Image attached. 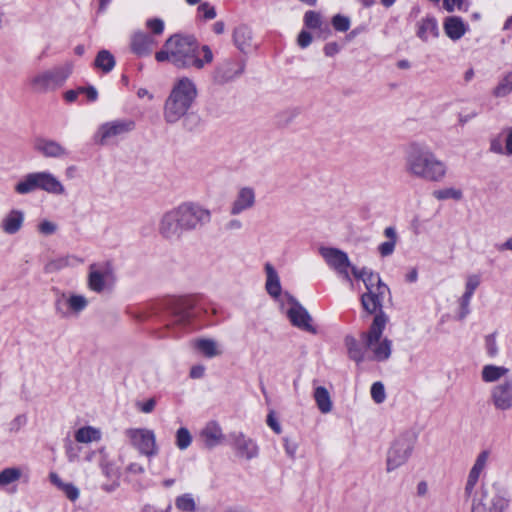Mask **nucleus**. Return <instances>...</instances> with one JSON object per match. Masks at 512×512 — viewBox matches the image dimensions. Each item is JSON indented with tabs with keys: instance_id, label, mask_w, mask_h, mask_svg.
<instances>
[{
	"instance_id": "1",
	"label": "nucleus",
	"mask_w": 512,
	"mask_h": 512,
	"mask_svg": "<svg viewBox=\"0 0 512 512\" xmlns=\"http://www.w3.org/2000/svg\"><path fill=\"white\" fill-rule=\"evenodd\" d=\"M211 217L209 209L194 202H184L161 216L158 232L166 240L178 241L184 233L208 224Z\"/></svg>"
},
{
	"instance_id": "2",
	"label": "nucleus",
	"mask_w": 512,
	"mask_h": 512,
	"mask_svg": "<svg viewBox=\"0 0 512 512\" xmlns=\"http://www.w3.org/2000/svg\"><path fill=\"white\" fill-rule=\"evenodd\" d=\"M203 58H199V44L193 36H171L164 48L158 51L155 58L158 62L169 61L178 68L202 69L205 64L211 63L213 53L204 45L201 48Z\"/></svg>"
},
{
	"instance_id": "3",
	"label": "nucleus",
	"mask_w": 512,
	"mask_h": 512,
	"mask_svg": "<svg viewBox=\"0 0 512 512\" xmlns=\"http://www.w3.org/2000/svg\"><path fill=\"white\" fill-rule=\"evenodd\" d=\"M405 172L416 179L441 182L447 174V165L426 145L413 142L405 150Z\"/></svg>"
},
{
	"instance_id": "4",
	"label": "nucleus",
	"mask_w": 512,
	"mask_h": 512,
	"mask_svg": "<svg viewBox=\"0 0 512 512\" xmlns=\"http://www.w3.org/2000/svg\"><path fill=\"white\" fill-rule=\"evenodd\" d=\"M196 97L197 88L191 79L182 77L176 80L163 107V117L166 123L174 124L183 118L192 107Z\"/></svg>"
},
{
	"instance_id": "5",
	"label": "nucleus",
	"mask_w": 512,
	"mask_h": 512,
	"mask_svg": "<svg viewBox=\"0 0 512 512\" xmlns=\"http://www.w3.org/2000/svg\"><path fill=\"white\" fill-rule=\"evenodd\" d=\"M387 317L380 311L376 314L368 331L361 332L360 340L367 352V359L383 362L390 358L392 353V341L383 337Z\"/></svg>"
},
{
	"instance_id": "6",
	"label": "nucleus",
	"mask_w": 512,
	"mask_h": 512,
	"mask_svg": "<svg viewBox=\"0 0 512 512\" xmlns=\"http://www.w3.org/2000/svg\"><path fill=\"white\" fill-rule=\"evenodd\" d=\"M72 71L73 64L68 61L62 65L35 73L28 79V85L31 91L36 94L53 92L65 84Z\"/></svg>"
},
{
	"instance_id": "7",
	"label": "nucleus",
	"mask_w": 512,
	"mask_h": 512,
	"mask_svg": "<svg viewBox=\"0 0 512 512\" xmlns=\"http://www.w3.org/2000/svg\"><path fill=\"white\" fill-rule=\"evenodd\" d=\"M466 498L471 500V512H504L509 503L502 491L486 484H481L471 497Z\"/></svg>"
},
{
	"instance_id": "8",
	"label": "nucleus",
	"mask_w": 512,
	"mask_h": 512,
	"mask_svg": "<svg viewBox=\"0 0 512 512\" xmlns=\"http://www.w3.org/2000/svg\"><path fill=\"white\" fill-rule=\"evenodd\" d=\"M194 300L190 297H171L163 302L169 325H186L194 317Z\"/></svg>"
},
{
	"instance_id": "9",
	"label": "nucleus",
	"mask_w": 512,
	"mask_h": 512,
	"mask_svg": "<svg viewBox=\"0 0 512 512\" xmlns=\"http://www.w3.org/2000/svg\"><path fill=\"white\" fill-rule=\"evenodd\" d=\"M128 443L141 455L148 458L158 454L156 435L153 430L147 428H129L124 431Z\"/></svg>"
},
{
	"instance_id": "10",
	"label": "nucleus",
	"mask_w": 512,
	"mask_h": 512,
	"mask_svg": "<svg viewBox=\"0 0 512 512\" xmlns=\"http://www.w3.org/2000/svg\"><path fill=\"white\" fill-rule=\"evenodd\" d=\"M135 128V122L130 119H116L105 122L99 126L95 133V142L100 145H108L118 138L128 134Z\"/></svg>"
},
{
	"instance_id": "11",
	"label": "nucleus",
	"mask_w": 512,
	"mask_h": 512,
	"mask_svg": "<svg viewBox=\"0 0 512 512\" xmlns=\"http://www.w3.org/2000/svg\"><path fill=\"white\" fill-rule=\"evenodd\" d=\"M414 444V438L408 435L400 436L393 442L387 454V472L399 468L408 461L414 449Z\"/></svg>"
},
{
	"instance_id": "12",
	"label": "nucleus",
	"mask_w": 512,
	"mask_h": 512,
	"mask_svg": "<svg viewBox=\"0 0 512 512\" xmlns=\"http://www.w3.org/2000/svg\"><path fill=\"white\" fill-rule=\"evenodd\" d=\"M319 253L331 269H333L344 280L351 282L349 269H351V266L353 265L351 264L346 252L338 248L321 247L319 249Z\"/></svg>"
},
{
	"instance_id": "13",
	"label": "nucleus",
	"mask_w": 512,
	"mask_h": 512,
	"mask_svg": "<svg viewBox=\"0 0 512 512\" xmlns=\"http://www.w3.org/2000/svg\"><path fill=\"white\" fill-rule=\"evenodd\" d=\"M113 280L114 268L109 261L93 263L89 266L87 283L90 290L101 293Z\"/></svg>"
},
{
	"instance_id": "14",
	"label": "nucleus",
	"mask_w": 512,
	"mask_h": 512,
	"mask_svg": "<svg viewBox=\"0 0 512 512\" xmlns=\"http://www.w3.org/2000/svg\"><path fill=\"white\" fill-rule=\"evenodd\" d=\"M88 306V299L84 295L62 293L55 300L56 313L67 318L71 315H79Z\"/></svg>"
},
{
	"instance_id": "15",
	"label": "nucleus",
	"mask_w": 512,
	"mask_h": 512,
	"mask_svg": "<svg viewBox=\"0 0 512 512\" xmlns=\"http://www.w3.org/2000/svg\"><path fill=\"white\" fill-rule=\"evenodd\" d=\"M491 458L490 450H482L475 458V461L469 470L465 487L464 496L471 497L476 490L479 479L485 475Z\"/></svg>"
},
{
	"instance_id": "16",
	"label": "nucleus",
	"mask_w": 512,
	"mask_h": 512,
	"mask_svg": "<svg viewBox=\"0 0 512 512\" xmlns=\"http://www.w3.org/2000/svg\"><path fill=\"white\" fill-rule=\"evenodd\" d=\"M286 315L294 327L311 334H317V328L312 324L313 320L309 312L292 297Z\"/></svg>"
},
{
	"instance_id": "17",
	"label": "nucleus",
	"mask_w": 512,
	"mask_h": 512,
	"mask_svg": "<svg viewBox=\"0 0 512 512\" xmlns=\"http://www.w3.org/2000/svg\"><path fill=\"white\" fill-rule=\"evenodd\" d=\"M490 401L493 407L498 411L511 410L512 380L507 379L494 385L490 390Z\"/></svg>"
},
{
	"instance_id": "18",
	"label": "nucleus",
	"mask_w": 512,
	"mask_h": 512,
	"mask_svg": "<svg viewBox=\"0 0 512 512\" xmlns=\"http://www.w3.org/2000/svg\"><path fill=\"white\" fill-rule=\"evenodd\" d=\"M228 437L229 443L238 457L250 460L258 455L256 442L244 433L231 432Z\"/></svg>"
},
{
	"instance_id": "19",
	"label": "nucleus",
	"mask_w": 512,
	"mask_h": 512,
	"mask_svg": "<svg viewBox=\"0 0 512 512\" xmlns=\"http://www.w3.org/2000/svg\"><path fill=\"white\" fill-rule=\"evenodd\" d=\"M256 204V192L253 187H240L232 200L229 213L231 216H238L245 211L251 210Z\"/></svg>"
},
{
	"instance_id": "20",
	"label": "nucleus",
	"mask_w": 512,
	"mask_h": 512,
	"mask_svg": "<svg viewBox=\"0 0 512 512\" xmlns=\"http://www.w3.org/2000/svg\"><path fill=\"white\" fill-rule=\"evenodd\" d=\"M245 69V62L237 58H228L220 63L215 71L219 83H227L240 76Z\"/></svg>"
},
{
	"instance_id": "21",
	"label": "nucleus",
	"mask_w": 512,
	"mask_h": 512,
	"mask_svg": "<svg viewBox=\"0 0 512 512\" xmlns=\"http://www.w3.org/2000/svg\"><path fill=\"white\" fill-rule=\"evenodd\" d=\"M351 273L356 279H361L363 281L367 291H389L388 286L382 282L379 274L374 273L366 267L359 269L356 266H351Z\"/></svg>"
},
{
	"instance_id": "22",
	"label": "nucleus",
	"mask_w": 512,
	"mask_h": 512,
	"mask_svg": "<svg viewBox=\"0 0 512 512\" xmlns=\"http://www.w3.org/2000/svg\"><path fill=\"white\" fill-rule=\"evenodd\" d=\"M34 149L46 158H63L69 155V151L62 144L46 138L36 139Z\"/></svg>"
},
{
	"instance_id": "23",
	"label": "nucleus",
	"mask_w": 512,
	"mask_h": 512,
	"mask_svg": "<svg viewBox=\"0 0 512 512\" xmlns=\"http://www.w3.org/2000/svg\"><path fill=\"white\" fill-rule=\"evenodd\" d=\"M34 178L36 181V189L56 195H61L65 192L62 183L49 172H34Z\"/></svg>"
},
{
	"instance_id": "24",
	"label": "nucleus",
	"mask_w": 512,
	"mask_h": 512,
	"mask_svg": "<svg viewBox=\"0 0 512 512\" xmlns=\"http://www.w3.org/2000/svg\"><path fill=\"white\" fill-rule=\"evenodd\" d=\"M200 438L204 445L211 449L222 443L224 435L220 425L215 421H210L200 432Z\"/></svg>"
},
{
	"instance_id": "25",
	"label": "nucleus",
	"mask_w": 512,
	"mask_h": 512,
	"mask_svg": "<svg viewBox=\"0 0 512 512\" xmlns=\"http://www.w3.org/2000/svg\"><path fill=\"white\" fill-rule=\"evenodd\" d=\"M83 263V259L76 255H63L50 259L44 266L45 273H56L67 267H76Z\"/></svg>"
},
{
	"instance_id": "26",
	"label": "nucleus",
	"mask_w": 512,
	"mask_h": 512,
	"mask_svg": "<svg viewBox=\"0 0 512 512\" xmlns=\"http://www.w3.org/2000/svg\"><path fill=\"white\" fill-rule=\"evenodd\" d=\"M156 44L157 42L152 36L143 32L135 33L131 39V49L138 56L149 55Z\"/></svg>"
},
{
	"instance_id": "27",
	"label": "nucleus",
	"mask_w": 512,
	"mask_h": 512,
	"mask_svg": "<svg viewBox=\"0 0 512 512\" xmlns=\"http://www.w3.org/2000/svg\"><path fill=\"white\" fill-rule=\"evenodd\" d=\"M25 214L18 209L10 210L1 220V229L4 233L13 235L19 232L23 226Z\"/></svg>"
},
{
	"instance_id": "28",
	"label": "nucleus",
	"mask_w": 512,
	"mask_h": 512,
	"mask_svg": "<svg viewBox=\"0 0 512 512\" xmlns=\"http://www.w3.org/2000/svg\"><path fill=\"white\" fill-rule=\"evenodd\" d=\"M193 348L207 358H214L223 353L221 345L211 338H197L192 342Z\"/></svg>"
},
{
	"instance_id": "29",
	"label": "nucleus",
	"mask_w": 512,
	"mask_h": 512,
	"mask_svg": "<svg viewBox=\"0 0 512 512\" xmlns=\"http://www.w3.org/2000/svg\"><path fill=\"white\" fill-rule=\"evenodd\" d=\"M446 35L453 41L459 40L467 31V25L458 16L447 17L443 24Z\"/></svg>"
},
{
	"instance_id": "30",
	"label": "nucleus",
	"mask_w": 512,
	"mask_h": 512,
	"mask_svg": "<svg viewBox=\"0 0 512 512\" xmlns=\"http://www.w3.org/2000/svg\"><path fill=\"white\" fill-rule=\"evenodd\" d=\"M389 291H382V290H372L367 291L361 296V303L363 308L368 313H376L378 310H381L382 302L384 299V296Z\"/></svg>"
},
{
	"instance_id": "31",
	"label": "nucleus",
	"mask_w": 512,
	"mask_h": 512,
	"mask_svg": "<svg viewBox=\"0 0 512 512\" xmlns=\"http://www.w3.org/2000/svg\"><path fill=\"white\" fill-rule=\"evenodd\" d=\"M417 36L428 41L431 38H437L439 35L438 23L432 16H427L417 23Z\"/></svg>"
},
{
	"instance_id": "32",
	"label": "nucleus",
	"mask_w": 512,
	"mask_h": 512,
	"mask_svg": "<svg viewBox=\"0 0 512 512\" xmlns=\"http://www.w3.org/2000/svg\"><path fill=\"white\" fill-rule=\"evenodd\" d=\"M252 30L247 25H239L234 29L233 41L236 47L243 53L252 48Z\"/></svg>"
},
{
	"instance_id": "33",
	"label": "nucleus",
	"mask_w": 512,
	"mask_h": 512,
	"mask_svg": "<svg viewBox=\"0 0 512 512\" xmlns=\"http://www.w3.org/2000/svg\"><path fill=\"white\" fill-rule=\"evenodd\" d=\"M344 343L347 348L348 357L357 364L362 363L367 358V352L363 343L361 344L355 337L347 335Z\"/></svg>"
},
{
	"instance_id": "34",
	"label": "nucleus",
	"mask_w": 512,
	"mask_h": 512,
	"mask_svg": "<svg viewBox=\"0 0 512 512\" xmlns=\"http://www.w3.org/2000/svg\"><path fill=\"white\" fill-rule=\"evenodd\" d=\"M265 272H266V283L265 287L267 290V293L273 297L277 298L281 294V284H280V278L273 267L272 264L266 263L265 264Z\"/></svg>"
},
{
	"instance_id": "35",
	"label": "nucleus",
	"mask_w": 512,
	"mask_h": 512,
	"mask_svg": "<svg viewBox=\"0 0 512 512\" xmlns=\"http://www.w3.org/2000/svg\"><path fill=\"white\" fill-rule=\"evenodd\" d=\"M49 480L54 486H56L65 494L67 499H69L72 502L78 500L80 496V491L73 483L64 482L55 472H51L49 474Z\"/></svg>"
},
{
	"instance_id": "36",
	"label": "nucleus",
	"mask_w": 512,
	"mask_h": 512,
	"mask_svg": "<svg viewBox=\"0 0 512 512\" xmlns=\"http://www.w3.org/2000/svg\"><path fill=\"white\" fill-rule=\"evenodd\" d=\"M508 372L509 369L504 366L488 364L483 366L481 370V379L485 383H494L504 377Z\"/></svg>"
},
{
	"instance_id": "37",
	"label": "nucleus",
	"mask_w": 512,
	"mask_h": 512,
	"mask_svg": "<svg viewBox=\"0 0 512 512\" xmlns=\"http://www.w3.org/2000/svg\"><path fill=\"white\" fill-rule=\"evenodd\" d=\"M384 235L388 240L378 246V251L382 257H387L393 254L398 237L395 228L391 226L385 228Z\"/></svg>"
},
{
	"instance_id": "38",
	"label": "nucleus",
	"mask_w": 512,
	"mask_h": 512,
	"mask_svg": "<svg viewBox=\"0 0 512 512\" xmlns=\"http://www.w3.org/2000/svg\"><path fill=\"white\" fill-rule=\"evenodd\" d=\"M314 399L317 404L318 409L327 414L332 410V401L330 397V393L323 386H318L314 391Z\"/></svg>"
},
{
	"instance_id": "39",
	"label": "nucleus",
	"mask_w": 512,
	"mask_h": 512,
	"mask_svg": "<svg viewBox=\"0 0 512 512\" xmlns=\"http://www.w3.org/2000/svg\"><path fill=\"white\" fill-rule=\"evenodd\" d=\"M75 439L79 443L96 442L101 439V432L91 426L82 427L76 431Z\"/></svg>"
},
{
	"instance_id": "40",
	"label": "nucleus",
	"mask_w": 512,
	"mask_h": 512,
	"mask_svg": "<svg viewBox=\"0 0 512 512\" xmlns=\"http://www.w3.org/2000/svg\"><path fill=\"white\" fill-rule=\"evenodd\" d=\"M23 476L20 467H7L0 472V488H5L8 485L20 480Z\"/></svg>"
},
{
	"instance_id": "41",
	"label": "nucleus",
	"mask_w": 512,
	"mask_h": 512,
	"mask_svg": "<svg viewBox=\"0 0 512 512\" xmlns=\"http://www.w3.org/2000/svg\"><path fill=\"white\" fill-rule=\"evenodd\" d=\"M94 64L96 68L108 73L115 66V58L109 51L101 50L96 56Z\"/></svg>"
},
{
	"instance_id": "42",
	"label": "nucleus",
	"mask_w": 512,
	"mask_h": 512,
	"mask_svg": "<svg viewBox=\"0 0 512 512\" xmlns=\"http://www.w3.org/2000/svg\"><path fill=\"white\" fill-rule=\"evenodd\" d=\"M305 26L309 29H318L320 31L328 30V24L322 21V17L315 11H307L304 15Z\"/></svg>"
},
{
	"instance_id": "43",
	"label": "nucleus",
	"mask_w": 512,
	"mask_h": 512,
	"mask_svg": "<svg viewBox=\"0 0 512 512\" xmlns=\"http://www.w3.org/2000/svg\"><path fill=\"white\" fill-rule=\"evenodd\" d=\"M433 197L437 200L443 201L448 199H453L455 201H460L463 198V192L461 189L447 187L443 189L434 190L432 193Z\"/></svg>"
},
{
	"instance_id": "44",
	"label": "nucleus",
	"mask_w": 512,
	"mask_h": 512,
	"mask_svg": "<svg viewBox=\"0 0 512 512\" xmlns=\"http://www.w3.org/2000/svg\"><path fill=\"white\" fill-rule=\"evenodd\" d=\"M35 183L34 173H29L15 185V192L20 195L32 193L37 190Z\"/></svg>"
},
{
	"instance_id": "45",
	"label": "nucleus",
	"mask_w": 512,
	"mask_h": 512,
	"mask_svg": "<svg viewBox=\"0 0 512 512\" xmlns=\"http://www.w3.org/2000/svg\"><path fill=\"white\" fill-rule=\"evenodd\" d=\"M512 92V78L508 73H506L497 86L493 89V95L497 98H502L507 96Z\"/></svg>"
},
{
	"instance_id": "46",
	"label": "nucleus",
	"mask_w": 512,
	"mask_h": 512,
	"mask_svg": "<svg viewBox=\"0 0 512 512\" xmlns=\"http://www.w3.org/2000/svg\"><path fill=\"white\" fill-rule=\"evenodd\" d=\"M175 506L181 511L192 512L196 508V503L192 494L186 493L176 498Z\"/></svg>"
},
{
	"instance_id": "47",
	"label": "nucleus",
	"mask_w": 512,
	"mask_h": 512,
	"mask_svg": "<svg viewBox=\"0 0 512 512\" xmlns=\"http://www.w3.org/2000/svg\"><path fill=\"white\" fill-rule=\"evenodd\" d=\"M192 442V437L187 428L181 427L176 432V446L180 450L187 449Z\"/></svg>"
},
{
	"instance_id": "48",
	"label": "nucleus",
	"mask_w": 512,
	"mask_h": 512,
	"mask_svg": "<svg viewBox=\"0 0 512 512\" xmlns=\"http://www.w3.org/2000/svg\"><path fill=\"white\" fill-rule=\"evenodd\" d=\"M371 397L375 403L381 404L386 399L384 385L381 382H375L371 386Z\"/></svg>"
},
{
	"instance_id": "49",
	"label": "nucleus",
	"mask_w": 512,
	"mask_h": 512,
	"mask_svg": "<svg viewBox=\"0 0 512 512\" xmlns=\"http://www.w3.org/2000/svg\"><path fill=\"white\" fill-rule=\"evenodd\" d=\"M481 283L480 275L470 274L466 277L465 292L466 294L472 295Z\"/></svg>"
},
{
	"instance_id": "50",
	"label": "nucleus",
	"mask_w": 512,
	"mask_h": 512,
	"mask_svg": "<svg viewBox=\"0 0 512 512\" xmlns=\"http://www.w3.org/2000/svg\"><path fill=\"white\" fill-rule=\"evenodd\" d=\"M332 24L335 30L340 32H346L350 28V20L349 18L337 14L332 19Z\"/></svg>"
},
{
	"instance_id": "51",
	"label": "nucleus",
	"mask_w": 512,
	"mask_h": 512,
	"mask_svg": "<svg viewBox=\"0 0 512 512\" xmlns=\"http://www.w3.org/2000/svg\"><path fill=\"white\" fill-rule=\"evenodd\" d=\"M472 299V295L463 293V295L459 299V306H460V313H459V319H464L469 313V305L470 301Z\"/></svg>"
},
{
	"instance_id": "52",
	"label": "nucleus",
	"mask_w": 512,
	"mask_h": 512,
	"mask_svg": "<svg viewBox=\"0 0 512 512\" xmlns=\"http://www.w3.org/2000/svg\"><path fill=\"white\" fill-rule=\"evenodd\" d=\"M486 352L490 357H495L498 354V346L494 334L485 337Z\"/></svg>"
},
{
	"instance_id": "53",
	"label": "nucleus",
	"mask_w": 512,
	"mask_h": 512,
	"mask_svg": "<svg viewBox=\"0 0 512 512\" xmlns=\"http://www.w3.org/2000/svg\"><path fill=\"white\" fill-rule=\"evenodd\" d=\"M198 11L205 20H212L216 17L215 8L207 2L200 4L198 7Z\"/></svg>"
},
{
	"instance_id": "54",
	"label": "nucleus",
	"mask_w": 512,
	"mask_h": 512,
	"mask_svg": "<svg viewBox=\"0 0 512 512\" xmlns=\"http://www.w3.org/2000/svg\"><path fill=\"white\" fill-rule=\"evenodd\" d=\"M146 26L155 35H161L164 31V22L159 18L147 20Z\"/></svg>"
},
{
	"instance_id": "55",
	"label": "nucleus",
	"mask_w": 512,
	"mask_h": 512,
	"mask_svg": "<svg viewBox=\"0 0 512 512\" xmlns=\"http://www.w3.org/2000/svg\"><path fill=\"white\" fill-rule=\"evenodd\" d=\"M57 225L49 220H44L38 225L39 233L48 236L56 232Z\"/></svg>"
},
{
	"instance_id": "56",
	"label": "nucleus",
	"mask_w": 512,
	"mask_h": 512,
	"mask_svg": "<svg viewBox=\"0 0 512 512\" xmlns=\"http://www.w3.org/2000/svg\"><path fill=\"white\" fill-rule=\"evenodd\" d=\"M243 228V223L237 218H232L224 224V230L226 232H236Z\"/></svg>"
},
{
	"instance_id": "57",
	"label": "nucleus",
	"mask_w": 512,
	"mask_h": 512,
	"mask_svg": "<svg viewBox=\"0 0 512 512\" xmlns=\"http://www.w3.org/2000/svg\"><path fill=\"white\" fill-rule=\"evenodd\" d=\"M312 42V36L309 32L303 30L299 33L297 43L301 48L308 47Z\"/></svg>"
},
{
	"instance_id": "58",
	"label": "nucleus",
	"mask_w": 512,
	"mask_h": 512,
	"mask_svg": "<svg viewBox=\"0 0 512 512\" xmlns=\"http://www.w3.org/2000/svg\"><path fill=\"white\" fill-rule=\"evenodd\" d=\"M27 422V417L24 414L16 416L10 423L11 431L20 430Z\"/></svg>"
},
{
	"instance_id": "59",
	"label": "nucleus",
	"mask_w": 512,
	"mask_h": 512,
	"mask_svg": "<svg viewBox=\"0 0 512 512\" xmlns=\"http://www.w3.org/2000/svg\"><path fill=\"white\" fill-rule=\"evenodd\" d=\"M80 93H83L86 95L87 99L91 102H94L98 98V92L93 86L88 87H79Z\"/></svg>"
},
{
	"instance_id": "60",
	"label": "nucleus",
	"mask_w": 512,
	"mask_h": 512,
	"mask_svg": "<svg viewBox=\"0 0 512 512\" xmlns=\"http://www.w3.org/2000/svg\"><path fill=\"white\" fill-rule=\"evenodd\" d=\"M137 406L143 413H151L156 406V401L154 398H150L144 403H138Z\"/></svg>"
},
{
	"instance_id": "61",
	"label": "nucleus",
	"mask_w": 512,
	"mask_h": 512,
	"mask_svg": "<svg viewBox=\"0 0 512 512\" xmlns=\"http://www.w3.org/2000/svg\"><path fill=\"white\" fill-rule=\"evenodd\" d=\"M463 0H443V7L448 12H453L455 8L461 9Z\"/></svg>"
},
{
	"instance_id": "62",
	"label": "nucleus",
	"mask_w": 512,
	"mask_h": 512,
	"mask_svg": "<svg viewBox=\"0 0 512 512\" xmlns=\"http://www.w3.org/2000/svg\"><path fill=\"white\" fill-rule=\"evenodd\" d=\"M339 50V45L336 42H330L324 46V53L328 57L336 55L339 52Z\"/></svg>"
},
{
	"instance_id": "63",
	"label": "nucleus",
	"mask_w": 512,
	"mask_h": 512,
	"mask_svg": "<svg viewBox=\"0 0 512 512\" xmlns=\"http://www.w3.org/2000/svg\"><path fill=\"white\" fill-rule=\"evenodd\" d=\"M267 424L275 433H281V426L272 413L267 416Z\"/></svg>"
},
{
	"instance_id": "64",
	"label": "nucleus",
	"mask_w": 512,
	"mask_h": 512,
	"mask_svg": "<svg viewBox=\"0 0 512 512\" xmlns=\"http://www.w3.org/2000/svg\"><path fill=\"white\" fill-rule=\"evenodd\" d=\"M505 155H512V129L508 131L505 139Z\"/></svg>"
}]
</instances>
